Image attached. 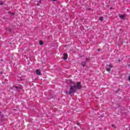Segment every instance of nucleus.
I'll return each instance as SVG.
<instances>
[{"mask_svg": "<svg viewBox=\"0 0 130 130\" xmlns=\"http://www.w3.org/2000/svg\"><path fill=\"white\" fill-rule=\"evenodd\" d=\"M129 130H130V129H129Z\"/></svg>", "mask_w": 130, "mask_h": 130, "instance_id": "obj_34", "label": "nucleus"}, {"mask_svg": "<svg viewBox=\"0 0 130 130\" xmlns=\"http://www.w3.org/2000/svg\"><path fill=\"white\" fill-rule=\"evenodd\" d=\"M0 118L1 119H3V120H5V115L2 114L0 115Z\"/></svg>", "mask_w": 130, "mask_h": 130, "instance_id": "obj_10", "label": "nucleus"}, {"mask_svg": "<svg viewBox=\"0 0 130 130\" xmlns=\"http://www.w3.org/2000/svg\"><path fill=\"white\" fill-rule=\"evenodd\" d=\"M9 44H14V43H13V42H10V43H9Z\"/></svg>", "mask_w": 130, "mask_h": 130, "instance_id": "obj_23", "label": "nucleus"}, {"mask_svg": "<svg viewBox=\"0 0 130 130\" xmlns=\"http://www.w3.org/2000/svg\"><path fill=\"white\" fill-rule=\"evenodd\" d=\"M106 71H107V72H110V71H111V69H110V68H106Z\"/></svg>", "mask_w": 130, "mask_h": 130, "instance_id": "obj_13", "label": "nucleus"}, {"mask_svg": "<svg viewBox=\"0 0 130 130\" xmlns=\"http://www.w3.org/2000/svg\"><path fill=\"white\" fill-rule=\"evenodd\" d=\"M0 66L2 67V66H4V64H3V63L1 64H0Z\"/></svg>", "mask_w": 130, "mask_h": 130, "instance_id": "obj_27", "label": "nucleus"}, {"mask_svg": "<svg viewBox=\"0 0 130 130\" xmlns=\"http://www.w3.org/2000/svg\"><path fill=\"white\" fill-rule=\"evenodd\" d=\"M128 81H130V76H128Z\"/></svg>", "mask_w": 130, "mask_h": 130, "instance_id": "obj_21", "label": "nucleus"}, {"mask_svg": "<svg viewBox=\"0 0 130 130\" xmlns=\"http://www.w3.org/2000/svg\"><path fill=\"white\" fill-rule=\"evenodd\" d=\"M1 61H3V62L5 63V62L4 61V60H3V59H1Z\"/></svg>", "mask_w": 130, "mask_h": 130, "instance_id": "obj_26", "label": "nucleus"}, {"mask_svg": "<svg viewBox=\"0 0 130 130\" xmlns=\"http://www.w3.org/2000/svg\"><path fill=\"white\" fill-rule=\"evenodd\" d=\"M77 125H80V124L79 122H77Z\"/></svg>", "mask_w": 130, "mask_h": 130, "instance_id": "obj_20", "label": "nucleus"}, {"mask_svg": "<svg viewBox=\"0 0 130 130\" xmlns=\"http://www.w3.org/2000/svg\"><path fill=\"white\" fill-rule=\"evenodd\" d=\"M119 61H120V60H119Z\"/></svg>", "mask_w": 130, "mask_h": 130, "instance_id": "obj_33", "label": "nucleus"}, {"mask_svg": "<svg viewBox=\"0 0 130 130\" xmlns=\"http://www.w3.org/2000/svg\"><path fill=\"white\" fill-rule=\"evenodd\" d=\"M8 14H11V15H12V16H14V15H15V12L12 13V12H11V11H8Z\"/></svg>", "mask_w": 130, "mask_h": 130, "instance_id": "obj_12", "label": "nucleus"}, {"mask_svg": "<svg viewBox=\"0 0 130 130\" xmlns=\"http://www.w3.org/2000/svg\"><path fill=\"white\" fill-rule=\"evenodd\" d=\"M103 19H104L103 17H100L99 20L102 22V21H103Z\"/></svg>", "mask_w": 130, "mask_h": 130, "instance_id": "obj_14", "label": "nucleus"}, {"mask_svg": "<svg viewBox=\"0 0 130 130\" xmlns=\"http://www.w3.org/2000/svg\"><path fill=\"white\" fill-rule=\"evenodd\" d=\"M3 18L4 19H5L6 20H8V19H9V15H6L5 16H4Z\"/></svg>", "mask_w": 130, "mask_h": 130, "instance_id": "obj_11", "label": "nucleus"}, {"mask_svg": "<svg viewBox=\"0 0 130 130\" xmlns=\"http://www.w3.org/2000/svg\"><path fill=\"white\" fill-rule=\"evenodd\" d=\"M53 2H56V0H52Z\"/></svg>", "mask_w": 130, "mask_h": 130, "instance_id": "obj_28", "label": "nucleus"}, {"mask_svg": "<svg viewBox=\"0 0 130 130\" xmlns=\"http://www.w3.org/2000/svg\"><path fill=\"white\" fill-rule=\"evenodd\" d=\"M112 9V8H110L111 10Z\"/></svg>", "mask_w": 130, "mask_h": 130, "instance_id": "obj_32", "label": "nucleus"}, {"mask_svg": "<svg viewBox=\"0 0 130 130\" xmlns=\"http://www.w3.org/2000/svg\"><path fill=\"white\" fill-rule=\"evenodd\" d=\"M54 97H55V95L54 94H50V98L49 99H52V98H54Z\"/></svg>", "mask_w": 130, "mask_h": 130, "instance_id": "obj_9", "label": "nucleus"}, {"mask_svg": "<svg viewBox=\"0 0 130 130\" xmlns=\"http://www.w3.org/2000/svg\"><path fill=\"white\" fill-rule=\"evenodd\" d=\"M8 30L9 31V32L10 33H12L14 31V28H13L9 27L8 28Z\"/></svg>", "mask_w": 130, "mask_h": 130, "instance_id": "obj_8", "label": "nucleus"}, {"mask_svg": "<svg viewBox=\"0 0 130 130\" xmlns=\"http://www.w3.org/2000/svg\"><path fill=\"white\" fill-rule=\"evenodd\" d=\"M98 51H100V49L98 50Z\"/></svg>", "mask_w": 130, "mask_h": 130, "instance_id": "obj_29", "label": "nucleus"}, {"mask_svg": "<svg viewBox=\"0 0 130 130\" xmlns=\"http://www.w3.org/2000/svg\"><path fill=\"white\" fill-rule=\"evenodd\" d=\"M40 45H43V42L42 41H40Z\"/></svg>", "mask_w": 130, "mask_h": 130, "instance_id": "obj_15", "label": "nucleus"}, {"mask_svg": "<svg viewBox=\"0 0 130 130\" xmlns=\"http://www.w3.org/2000/svg\"><path fill=\"white\" fill-rule=\"evenodd\" d=\"M89 58H86L85 60L81 62V66H82V67H86V64L87 63V62H88V61L89 60Z\"/></svg>", "mask_w": 130, "mask_h": 130, "instance_id": "obj_3", "label": "nucleus"}, {"mask_svg": "<svg viewBox=\"0 0 130 130\" xmlns=\"http://www.w3.org/2000/svg\"><path fill=\"white\" fill-rule=\"evenodd\" d=\"M4 5V2L2 1L0 2V6H3Z\"/></svg>", "mask_w": 130, "mask_h": 130, "instance_id": "obj_16", "label": "nucleus"}, {"mask_svg": "<svg viewBox=\"0 0 130 130\" xmlns=\"http://www.w3.org/2000/svg\"><path fill=\"white\" fill-rule=\"evenodd\" d=\"M70 89H69V95H72V94H74L77 90H78L76 87V84L74 85H70Z\"/></svg>", "mask_w": 130, "mask_h": 130, "instance_id": "obj_1", "label": "nucleus"}, {"mask_svg": "<svg viewBox=\"0 0 130 130\" xmlns=\"http://www.w3.org/2000/svg\"><path fill=\"white\" fill-rule=\"evenodd\" d=\"M3 83H4V84H5L6 83H5V82H3Z\"/></svg>", "mask_w": 130, "mask_h": 130, "instance_id": "obj_31", "label": "nucleus"}, {"mask_svg": "<svg viewBox=\"0 0 130 130\" xmlns=\"http://www.w3.org/2000/svg\"><path fill=\"white\" fill-rule=\"evenodd\" d=\"M119 18H120V19H124V18H125V14H123V15H119Z\"/></svg>", "mask_w": 130, "mask_h": 130, "instance_id": "obj_6", "label": "nucleus"}, {"mask_svg": "<svg viewBox=\"0 0 130 130\" xmlns=\"http://www.w3.org/2000/svg\"><path fill=\"white\" fill-rule=\"evenodd\" d=\"M22 79H20V81H22Z\"/></svg>", "mask_w": 130, "mask_h": 130, "instance_id": "obj_30", "label": "nucleus"}, {"mask_svg": "<svg viewBox=\"0 0 130 130\" xmlns=\"http://www.w3.org/2000/svg\"><path fill=\"white\" fill-rule=\"evenodd\" d=\"M36 74L37 75H38V76H41V72H40V70H36Z\"/></svg>", "mask_w": 130, "mask_h": 130, "instance_id": "obj_7", "label": "nucleus"}, {"mask_svg": "<svg viewBox=\"0 0 130 130\" xmlns=\"http://www.w3.org/2000/svg\"><path fill=\"white\" fill-rule=\"evenodd\" d=\"M75 87L77 90H81V89H82V84H81V82H77L76 85H75Z\"/></svg>", "mask_w": 130, "mask_h": 130, "instance_id": "obj_2", "label": "nucleus"}, {"mask_svg": "<svg viewBox=\"0 0 130 130\" xmlns=\"http://www.w3.org/2000/svg\"><path fill=\"white\" fill-rule=\"evenodd\" d=\"M37 6H38V7H39V6H40V5H39V3H37Z\"/></svg>", "mask_w": 130, "mask_h": 130, "instance_id": "obj_22", "label": "nucleus"}, {"mask_svg": "<svg viewBox=\"0 0 130 130\" xmlns=\"http://www.w3.org/2000/svg\"><path fill=\"white\" fill-rule=\"evenodd\" d=\"M39 3H40V4H42V1L41 0H40Z\"/></svg>", "mask_w": 130, "mask_h": 130, "instance_id": "obj_19", "label": "nucleus"}, {"mask_svg": "<svg viewBox=\"0 0 130 130\" xmlns=\"http://www.w3.org/2000/svg\"><path fill=\"white\" fill-rule=\"evenodd\" d=\"M109 67H110V69L112 68V65H111V64H109Z\"/></svg>", "mask_w": 130, "mask_h": 130, "instance_id": "obj_18", "label": "nucleus"}, {"mask_svg": "<svg viewBox=\"0 0 130 130\" xmlns=\"http://www.w3.org/2000/svg\"><path fill=\"white\" fill-rule=\"evenodd\" d=\"M66 94H69L70 95V91H66Z\"/></svg>", "mask_w": 130, "mask_h": 130, "instance_id": "obj_17", "label": "nucleus"}, {"mask_svg": "<svg viewBox=\"0 0 130 130\" xmlns=\"http://www.w3.org/2000/svg\"><path fill=\"white\" fill-rule=\"evenodd\" d=\"M83 55H79V57H80L81 58H82V57H83Z\"/></svg>", "mask_w": 130, "mask_h": 130, "instance_id": "obj_24", "label": "nucleus"}, {"mask_svg": "<svg viewBox=\"0 0 130 130\" xmlns=\"http://www.w3.org/2000/svg\"><path fill=\"white\" fill-rule=\"evenodd\" d=\"M111 126H112V127H114V124H112V125H111Z\"/></svg>", "mask_w": 130, "mask_h": 130, "instance_id": "obj_25", "label": "nucleus"}, {"mask_svg": "<svg viewBox=\"0 0 130 130\" xmlns=\"http://www.w3.org/2000/svg\"><path fill=\"white\" fill-rule=\"evenodd\" d=\"M13 87L15 88V89L16 90H22V89H23V86H16L13 85Z\"/></svg>", "mask_w": 130, "mask_h": 130, "instance_id": "obj_4", "label": "nucleus"}, {"mask_svg": "<svg viewBox=\"0 0 130 130\" xmlns=\"http://www.w3.org/2000/svg\"><path fill=\"white\" fill-rule=\"evenodd\" d=\"M63 58L64 60H67V59L68 58V54L64 53L63 54Z\"/></svg>", "mask_w": 130, "mask_h": 130, "instance_id": "obj_5", "label": "nucleus"}]
</instances>
